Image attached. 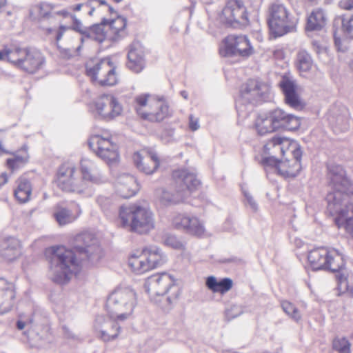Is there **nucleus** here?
Returning a JSON list of instances; mask_svg holds the SVG:
<instances>
[{
	"mask_svg": "<svg viewBox=\"0 0 353 353\" xmlns=\"http://www.w3.org/2000/svg\"><path fill=\"white\" fill-rule=\"evenodd\" d=\"M85 70L95 85L112 86L118 82L115 68L109 58L90 60L85 65Z\"/></svg>",
	"mask_w": 353,
	"mask_h": 353,
	"instance_id": "obj_11",
	"label": "nucleus"
},
{
	"mask_svg": "<svg viewBox=\"0 0 353 353\" xmlns=\"http://www.w3.org/2000/svg\"><path fill=\"white\" fill-rule=\"evenodd\" d=\"M349 113L346 109H344L343 115L336 118V128L341 132H345L349 129Z\"/></svg>",
	"mask_w": 353,
	"mask_h": 353,
	"instance_id": "obj_47",
	"label": "nucleus"
},
{
	"mask_svg": "<svg viewBox=\"0 0 353 353\" xmlns=\"http://www.w3.org/2000/svg\"><path fill=\"white\" fill-rule=\"evenodd\" d=\"M279 85L284 94V96L289 94L296 90L295 83L288 79V77H283L280 81Z\"/></svg>",
	"mask_w": 353,
	"mask_h": 353,
	"instance_id": "obj_49",
	"label": "nucleus"
},
{
	"mask_svg": "<svg viewBox=\"0 0 353 353\" xmlns=\"http://www.w3.org/2000/svg\"><path fill=\"white\" fill-rule=\"evenodd\" d=\"M39 16L41 17L52 18L55 15H61L64 17L70 14L65 10L55 11L54 6L47 2H42L39 4Z\"/></svg>",
	"mask_w": 353,
	"mask_h": 353,
	"instance_id": "obj_41",
	"label": "nucleus"
},
{
	"mask_svg": "<svg viewBox=\"0 0 353 353\" xmlns=\"http://www.w3.org/2000/svg\"><path fill=\"white\" fill-rule=\"evenodd\" d=\"M16 293L14 285L4 278H0V314L11 310L14 305Z\"/></svg>",
	"mask_w": 353,
	"mask_h": 353,
	"instance_id": "obj_26",
	"label": "nucleus"
},
{
	"mask_svg": "<svg viewBox=\"0 0 353 353\" xmlns=\"http://www.w3.org/2000/svg\"><path fill=\"white\" fill-rule=\"evenodd\" d=\"M325 24V14L323 10H314L307 18L306 30L309 31L319 30Z\"/></svg>",
	"mask_w": 353,
	"mask_h": 353,
	"instance_id": "obj_39",
	"label": "nucleus"
},
{
	"mask_svg": "<svg viewBox=\"0 0 353 353\" xmlns=\"http://www.w3.org/2000/svg\"><path fill=\"white\" fill-rule=\"evenodd\" d=\"M328 170L332 191L325 198L327 210L335 216L338 228H344L353 237V194L348 192L349 181L341 166L330 165Z\"/></svg>",
	"mask_w": 353,
	"mask_h": 353,
	"instance_id": "obj_1",
	"label": "nucleus"
},
{
	"mask_svg": "<svg viewBox=\"0 0 353 353\" xmlns=\"http://www.w3.org/2000/svg\"><path fill=\"white\" fill-rule=\"evenodd\" d=\"M0 60L8 61L28 74L36 73L46 64V58L41 51L31 48H4L0 50Z\"/></svg>",
	"mask_w": 353,
	"mask_h": 353,
	"instance_id": "obj_4",
	"label": "nucleus"
},
{
	"mask_svg": "<svg viewBox=\"0 0 353 353\" xmlns=\"http://www.w3.org/2000/svg\"><path fill=\"white\" fill-rule=\"evenodd\" d=\"M95 5H107L106 1L104 0H93L90 1V3H79L74 6H72L70 7V9L74 12H78L81 10V8L86 7L89 8L90 6H92L91 10L88 12V14L90 15H92L94 10V6Z\"/></svg>",
	"mask_w": 353,
	"mask_h": 353,
	"instance_id": "obj_48",
	"label": "nucleus"
},
{
	"mask_svg": "<svg viewBox=\"0 0 353 353\" xmlns=\"http://www.w3.org/2000/svg\"><path fill=\"white\" fill-rule=\"evenodd\" d=\"M81 214V209L79 204L74 203L73 209L70 210L62 204H57L54 207L53 216L59 225H65L76 220Z\"/></svg>",
	"mask_w": 353,
	"mask_h": 353,
	"instance_id": "obj_27",
	"label": "nucleus"
},
{
	"mask_svg": "<svg viewBox=\"0 0 353 353\" xmlns=\"http://www.w3.org/2000/svg\"><path fill=\"white\" fill-rule=\"evenodd\" d=\"M55 183L63 192L90 195L88 183L79 176L75 165L70 162L61 164L57 172Z\"/></svg>",
	"mask_w": 353,
	"mask_h": 353,
	"instance_id": "obj_9",
	"label": "nucleus"
},
{
	"mask_svg": "<svg viewBox=\"0 0 353 353\" xmlns=\"http://www.w3.org/2000/svg\"><path fill=\"white\" fill-rule=\"evenodd\" d=\"M163 243L174 250L183 251L185 249V242L176 235L167 234L163 238Z\"/></svg>",
	"mask_w": 353,
	"mask_h": 353,
	"instance_id": "obj_42",
	"label": "nucleus"
},
{
	"mask_svg": "<svg viewBox=\"0 0 353 353\" xmlns=\"http://www.w3.org/2000/svg\"><path fill=\"white\" fill-rule=\"evenodd\" d=\"M254 52V49L245 35L231 34L225 39L223 56H239L248 57Z\"/></svg>",
	"mask_w": 353,
	"mask_h": 353,
	"instance_id": "obj_19",
	"label": "nucleus"
},
{
	"mask_svg": "<svg viewBox=\"0 0 353 353\" xmlns=\"http://www.w3.org/2000/svg\"><path fill=\"white\" fill-rule=\"evenodd\" d=\"M50 263L49 277L60 285L67 283L72 275L81 271L82 266V259H78L73 250L64 247L52 248Z\"/></svg>",
	"mask_w": 353,
	"mask_h": 353,
	"instance_id": "obj_2",
	"label": "nucleus"
},
{
	"mask_svg": "<svg viewBox=\"0 0 353 353\" xmlns=\"http://www.w3.org/2000/svg\"><path fill=\"white\" fill-rule=\"evenodd\" d=\"M270 85L258 79H249L241 85L240 94L236 100L239 115L246 117L250 111L248 106L265 101L269 99Z\"/></svg>",
	"mask_w": 353,
	"mask_h": 353,
	"instance_id": "obj_5",
	"label": "nucleus"
},
{
	"mask_svg": "<svg viewBox=\"0 0 353 353\" xmlns=\"http://www.w3.org/2000/svg\"><path fill=\"white\" fill-rule=\"evenodd\" d=\"M13 155V158L8 159L6 161L8 168L12 172L23 168L28 162L30 157L27 145H23L20 150L16 151Z\"/></svg>",
	"mask_w": 353,
	"mask_h": 353,
	"instance_id": "obj_35",
	"label": "nucleus"
},
{
	"mask_svg": "<svg viewBox=\"0 0 353 353\" xmlns=\"http://www.w3.org/2000/svg\"><path fill=\"white\" fill-rule=\"evenodd\" d=\"M74 250L77 252L85 255L91 263L97 262L101 257V249L97 239L88 232H83L76 236Z\"/></svg>",
	"mask_w": 353,
	"mask_h": 353,
	"instance_id": "obj_18",
	"label": "nucleus"
},
{
	"mask_svg": "<svg viewBox=\"0 0 353 353\" xmlns=\"http://www.w3.org/2000/svg\"><path fill=\"white\" fill-rule=\"evenodd\" d=\"M296 67L303 76H306L314 67V61L310 54L305 49H300L297 52Z\"/></svg>",
	"mask_w": 353,
	"mask_h": 353,
	"instance_id": "obj_37",
	"label": "nucleus"
},
{
	"mask_svg": "<svg viewBox=\"0 0 353 353\" xmlns=\"http://www.w3.org/2000/svg\"><path fill=\"white\" fill-rule=\"evenodd\" d=\"M144 288L151 299L155 301L156 296H161L174 290V294L168 296V301L171 303L179 296V288L175 285L174 278L169 274L163 272L153 274L146 279L144 283Z\"/></svg>",
	"mask_w": 353,
	"mask_h": 353,
	"instance_id": "obj_14",
	"label": "nucleus"
},
{
	"mask_svg": "<svg viewBox=\"0 0 353 353\" xmlns=\"http://www.w3.org/2000/svg\"><path fill=\"white\" fill-rule=\"evenodd\" d=\"M141 114L143 119L160 122L169 117V105L164 97H161L154 101H150L148 111Z\"/></svg>",
	"mask_w": 353,
	"mask_h": 353,
	"instance_id": "obj_25",
	"label": "nucleus"
},
{
	"mask_svg": "<svg viewBox=\"0 0 353 353\" xmlns=\"http://www.w3.org/2000/svg\"><path fill=\"white\" fill-rule=\"evenodd\" d=\"M70 17L72 19V26H70V30H73L85 37L88 31V27L84 26L81 21L78 19L75 15L70 14Z\"/></svg>",
	"mask_w": 353,
	"mask_h": 353,
	"instance_id": "obj_51",
	"label": "nucleus"
},
{
	"mask_svg": "<svg viewBox=\"0 0 353 353\" xmlns=\"http://www.w3.org/2000/svg\"><path fill=\"white\" fill-rule=\"evenodd\" d=\"M270 112L259 114L254 122V127L259 135H265L276 131Z\"/></svg>",
	"mask_w": 353,
	"mask_h": 353,
	"instance_id": "obj_34",
	"label": "nucleus"
},
{
	"mask_svg": "<svg viewBox=\"0 0 353 353\" xmlns=\"http://www.w3.org/2000/svg\"><path fill=\"white\" fill-rule=\"evenodd\" d=\"M126 24V19L120 16L110 21L107 20V28L111 39L116 41L124 37Z\"/></svg>",
	"mask_w": 353,
	"mask_h": 353,
	"instance_id": "obj_36",
	"label": "nucleus"
},
{
	"mask_svg": "<svg viewBox=\"0 0 353 353\" xmlns=\"http://www.w3.org/2000/svg\"><path fill=\"white\" fill-rule=\"evenodd\" d=\"M90 110L96 118L111 121L121 114L123 108L114 95L103 94L92 101Z\"/></svg>",
	"mask_w": 353,
	"mask_h": 353,
	"instance_id": "obj_16",
	"label": "nucleus"
},
{
	"mask_svg": "<svg viewBox=\"0 0 353 353\" xmlns=\"http://www.w3.org/2000/svg\"><path fill=\"white\" fill-rule=\"evenodd\" d=\"M119 218L123 228L129 227L130 230L137 233H147L154 227L152 212L139 205L121 207Z\"/></svg>",
	"mask_w": 353,
	"mask_h": 353,
	"instance_id": "obj_6",
	"label": "nucleus"
},
{
	"mask_svg": "<svg viewBox=\"0 0 353 353\" xmlns=\"http://www.w3.org/2000/svg\"><path fill=\"white\" fill-rule=\"evenodd\" d=\"M149 96L148 94H142L137 96L134 99L136 111L141 118V113L147 112L150 109V105L148 106L147 104Z\"/></svg>",
	"mask_w": 353,
	"mask_h": 353,
	"instance_id": "obj_44",
	"label": "nucleus"
},
{
	"mask_svg": "<svg viewBox=\"0 0 353 353\" xmlns=\"http://www.w3.org/2000/svg\"><path fill=\"white\" fill-rule=\"evenodd\" d=\"M97 202L99 204V205L101 208V209L104 211L108 210L111 203L110 199L103 196H98L97 199Z\"/></svg>",
	"mask_w": 353,
	"mask_h": 353,
	"instance_id": "obj_56",
	"label": "nucleus"
},
{
	"mask_svg": "<svg viewBox=\"0 0 353 353\" xmlns=\"http://www.w3.org/2000/svg\"><path fill=\"white\" fill-rule=\"evenodd\" d=\"M281 307L284 312L294 321L299 322L301 319L300 311L292 303L288 301L281 302Z\"/></svg>",
	"mask_w": 353,
	"mask_h": 353,
	"instance_id": "obj_43",
	"label": "nucleus"
},
{
	"mask_svg": "<svg viewBox=\"0 0 353 353\" xmlns=\"http://www.w3.org/2000/svg\"><path fill=\"white\" fill-rule=\"evenodd\" d=\"M339 6L343 10H350L353 8V0H341Z\"/></svg>",
	"mask_w": 353,
	"mask_h": 353,
	"instance_id": "obj_58",
	"label": "nucleus"
},
{
	"mask_svg": "<svg viewBox=\"0 0 353 353\" xmlns=\"http://www.w3.org/2000/svg\"><path fill=\"white\" fill-rule=\"evenodd\" d=\"M33 316L32 314H20L19 319L16 323L17 328L19 330H22L26 327L31 325L33 323Z\"/></svg>",
	"mask_w": 353,
	"mask_h": 353,
	"instance_id": "obj_50",
	"label": "nucleus"
},
{
	"mask_svg": "<svg viewBox=\"0 0 353 353\" xmlns=\"http://www.w3.org/2000/svg\"><path fill=\"white\" fill-rule=\"evenodd\" d=\"M350 343L345 338H337L332 342V348L338 353H350Z\"/></svg>",
	"mask_w": 353,
	"mask_h": 353,
	"instance_id": "obj_45",
	"label": "nucleus"
},
{
	"mask_svg": "<svg viewBox=\"0 0 353 353\" xmlns=\"http://www.w3.org/2000/svg\"><path fill=\"white\" fill-rule=\"evenodd\" d=\"M136 303V293L132 288H118L109 295L106 306L109 315L124 321L132 314Z\"/></svg>",
	"mask_w": 353,
	"mask_h": 353,
	"instance_id": "obj_7",
	"label": "nucleus"
},
{
	"mask_svg": "<svg viewBox=\"0 0 353 353\" xmlns=\"http://www.w3.org/2000/svg\"><path fill=\"white\" fill-rule=\"evenodd\" d=\"M0 177L3 179V184L8 181L7 174L6 173H2L0 175Z\"/></svg>",
	"mask_w": 353,
	"mask_h": 353,
	"instance_id": "obj_64",
	"label": "nucleus"
},
{
	"mask_svg": "<svg viewBox=\"0 0 353 353\" xmlns=\"http://www.w3.org/2000/svg\"><path fill=\"white\" fill-rule=\"evenodd\" d=\"M128 66L134 72H140L144 67L143 52L139 43H133L128 54Z\"/></svg>",
	"mask_w": 353,
	"mask_h": 353,
	"instance_id": "obj_30",
	"label": "nucleus"
},
{
	"mask_svg": "<svg viewBox=\"0 0 353 353\" xmlns=\"http://www.w3.org/2000/svg\"><path fill=\"white\" fill-rule=\"evenodd\" d=\"M200 128L199 119L195 117L194 115L190 114L189 116V128L191 131H196Z\"/></svg>",
	"mask_w": 353,
	"mask_h": 353,
	"instance_id": "obj_57",
	"label": "nucleus"
},
{
	"mask_svg": "<svg viewBox=\"0 0 353 353\" xmlns=\"http://www.w3.org/2000/svg\"><path fill=\"white\" fill-rule=\"evenodd\" d=\"M90 149L108 165L117 163L119 160L118 146L111 140L109 132L96 134L90 137L88 141Z\"/></svg>",
	"mask_w": 353,
	"mask_h": 353,
	"instance_id": "obj_13",
	"label": "nucleus"
},
{
	"mask_svg": "<svg viewBox=\"0 0 353 353\" xmlns=\"http://www.w3.org/2000/svg\"><path fill=\"white\" fill-rule=\"evenodd\" d=\"M307 261L311 268L314 270H329L339 272L345 267L343 256L336 249L320 247L310 250Z\"/></svg>",
	"mask_w": 353,
	"mask_h": 353,
	"instance_id": "obj_8",
	"label": "nucleus"
},
{
	"mask_svg": "<svg viewBox=\"0 0 353 353\" xmlns=\"http://www.w3.org/2000/svg\"><path fill=\"white\" fill-rule=\"evenodd\" d=\"M132 158L137 168L145 174H152L160 165V159L157 154L152 150L147 152L145 156L137 152L133 154Z\"/></svg>",
	"mask_w": 353,
	"mask_h": 353,
	"instance_id": "obj_23",
	"label": "nucleus"
},
{
	"mask_svg": "<svg viewBox=\"0 0 353 353\" xmlns=\"http://www.w3.org/2000/svg\"><path fill=\"white\" fill-rule=\"evenodd\" d=\"M17 187L14 191L15 199L21 203H27L30 199L32 185L30 181L25 177H19L16 181Z\"/></svg>",
	"mask_w": 353,
	"mask_h": 353,
	"instance_id": "obj_33",
	"label": "nucleus"
},
{
	"mask_svg": "<svg viewBox=\"0 0 353 353\" xmlns=\"http://www.w3.org/2000/svg\"><path fill=\"white\" fill-rule=\"evenodd\" d=\"M157 203L162 208L177 204L186 199L179 189L176 193L171 190L161 189L157 192Z\"/></svg>",
	"mask_w": 353,
	"mask_h": 353,
	"instance_id": "obj_31",
	"label": "nucleus"
},
{
	"mask_svg": "<svg viewBox=\"0 0 353 353\" xmlns=\"http://www.w3.org/2000/svg\"><path fill=\"white\" fill-rule=\"evenodd\" d=\"M243 194L246 200V204L254 211L256 212L258 210V205L250 193L245 190H243Z\"/></svg>",
	"mask_w": 353,
	"mask_h": 353,
	"instance_id": "obj_54",
	"label": "nucleus"
},
{
	"mask_svg": "<svg viewBox=\"0 0 353 353\" xmlns=\"http://www.w3.org/2000/svg\"><path fill=\"white\" fill-rule=\"evenodd\" d=\"M81 178L85 182L99 184L106 181L105 176L102 174L96 163L88 158H83L80 162Z\"/></svg>",
	"mask_w": 353,
	"mask_h": 353,
	"instance_id": "obj_24",
	"label": "nucleus"
},
{
	"mask_svg": "<svg viewBox=\"0 0 353 353\" xmlns=\"http://www.w3.org/2000/svg\"><path fill=\"white\" fill-rule=\"evenodd\" d=\"M117 318L99 315L96 317L93 329L97 338L103 342H109L116 339L120 332L121 326L117 323Z\"/></svg>",
	"mask_w": 353,
	"mask_h": 353,
	"instance_id": "obj_17",
	"label": "nucleus"
},
{
	"mask_svg": "<svg viewBox=\"0 0 353 353\" xmlns=\"http://www.w3.org/2000/svg\"><path fill=\"white\" fill-rule=\"evenodd\" d=\"M270 112L276 130L282 129L294 131L297 130L301 125L299 117L288 113L281 108L274 109Z\"/></svg>",
	"mask_w": 353,
	"mask_h": 353,
	"instance_id": "obj_22",
	"label": "nucleus"
},
{
	"mask_svg": "<svg viewBox=\"0 0 353 353\" xmlns=\"http://www.w3.org/2000/svg\"><path fill=\"white\" fill-rule=\"evenodd\" d=\"M341 26L343 32L349 37L353 38V16L341 19Z\"/></svg>",
	"mask_w": 353,
	"mask_h": 353,
	"instance_id": "obj_52",
	"label": "nucleus"
},
{
	"mask_svg": "<svg viewBox=\"0 0 353 353\" xmlns=\"http://www.w3.org/2000/svg\"><path fill=\"white\" fill-rule=\"evenodd\" d=\"M107 26V20L103 19L101 23L94 24L88 27L85 38L102 43L105 39L107 34H109Z\"/></svg>",
	"mask_w": 353,
	"mask_h": 353,
	"instance_id": "obj_38",
	"label": "nucleus"
},
{
	"mask_svg": "<svg viewBox=\"0 0 353 353\" xmlns=\"http://www.w3.org/2000/svg\"><path fill=\"white\" fill-rule=\"evenodd\" d=\"M165 261L166 256L161 250L155 245H150L143 248L139 254L131 255L128 264L134 272L139 274L157 268Z\"/></svg>",
	"mask_w": 353,
	"mask_h": 353,
	"instance_id": "obj_10",
	"label": "nucleus"
},
{
	"mask_svg": "<svg viewBox=\"0 0 353 353\" xmlns=\"http://www.w3.org/2000/svg\"><path fill=\"white\" fill-rule=\"evenodd\" d=\"M236 309L235 307H232L231 309H228L226 310V312H225V314H226V316L228 318V319H234L235 317H237L239 316V313H236L235 314H231V312Z\"/></svg>",
	"mask_w": 353,
	"mask_h": 353,
	"instance_id": "obj_59",
	"label": "nucleus"
},
{
	"mask_svg": "<svg viewBox=\"0 0 353 353\" xmlns=\"http://www.w3.org/2000/svg\"><path fill=\"white\" fill-rule=\"evenodd\" d=\"M172 223L174 228L185 230L192 235L200 236L205 232L203 222L194 216L178 214L172 218Z\"/></svg>",
	"mask_w": 353,
	"mask_h": 353,
	"instance_id": "obj_20",
	"label": "nucleus"
},
{
	"mask_svg": "<svg viewBox=\"0 0 353 353\" xmlns=\"http://www.w3.org/2000/svg\"><path fill=\"white\" fill-rule=\"evenodd\" d=\"M139 190L136 179L130 174H120L117 179V193L124 199H128L136 194Z\"/></svg>",
	"mask_w": 353,
	"mask_h": 353,
	"instance_id": "obj_28",
	"label": "nucleus"
},
{
	"mask_svg": "<svg viewBox=\"0 0 353 353\" xmlns=\"http://www.w3.org/2000/svg\"><path fill=\"white\" fill-rule=\"evenodd\" d=\"M216 23L225 27L239 28L248 24L246 8L241 0H229L215 17Z\"/></svg>",
	"mask_w": 353,
	"mask_h": 353,
	"instance_id": "obj_12",
	"label": "nucleus"
},
{
	"mask_svg": "<svg viewBox=\"0 0 353 353\" xmlns=\"http://www.w3.org/2000/svg\"><path fill=\"white\" fill-rule=\"evenodd\" d=\"M180 94L184 99L187 100L188 99V93L187 91L181 90Z\"/></svg>",
	"mask_w": 353,
	"mask_h": 353,
	"instance_id": "obj_62",
	"label": "nucleus"
},
{
	"mask_svg": "<svg viewBox=\"0 0 353 353\" xmlns=\"http://www.w3.org/2000/svg\"><path fill=\"white\" fill-rule=\"evenodd\" d=\"M334 39L336 46H339V44L341 43V40H340V38L336 36V32H334Z\"/></svg>",
	"mask_w": 353,
	"mask_h": 353,
	"instance_id": "obj_63",
	"label": "nucleus"
},
{
	"mask_svg": "<svg viewBox=\"0 0 353 353\" xmlns=\"http://www.w3.org/2000/svg\"><path fill=\"white\" fill-rule=\"evenodd\" d=\"M274 149L273 153L280 152L282 156L290 153L293 159L291 160H282L278 164V173L285 178H294L296 176L301 169V159L302 152L299 144L295 141H290L285 137H274L264 145L265 152Z\"/></svg>",
	"mask_w": 353,
	"mask_h": 353,
	"instance_id": "obj_3",
	"label": "nucleus"
},
{
	"mask_svg": "<svg viewBox=\"0 0 353 353\" xmlns=\"http://www.w3.org/2000/svg\"><path fill=\"white\" fill-rule=\"evenodd\" d=\"M338 280V290L339 295L345 294L350 297H353V284L350 285L347 281V276L343 270L338 272L336 275Z\"/></svg>",
	"mask_w": 353,
	"mask_h": 353,
	"instance_id": "obj_40",
	"label": "nucleus"
},
{
	"mask_svg": "<svg viewBox=\"0 0 353 353\" xmlns=\"http://www.w3.org/2000/svg\"><path fill=\"white\" fill-rule=\"evenodd\" d=\"M312 46L316 53L319 54L321 52L322 48L316 41H312Z\"/></svg>",
	"mask_w": 353,
	"mask_h": 353,
	"instance_id": "obj_61",
	"label": "nucleus"
},
{
	"mask_svg": "<svg viewBox=\"0 0 353 353\" xmlns=\"http://www.w3.org/2000/svg\"><path fill=\"white\" fill-rule=\"evenodd\" d=\"M205 285L213 293L224 294L232 289L233 281L228 277L217 280L214 276H209L206 278Z\"/></svg>",
	"mask_w": 353,
	"mask_h": 353,
	"instance_id": "obj_32",
	"label": "nucleus"
},
{
	"mask_svg": "<svg viewBox=\"0 0 353 353\" xmlns=\"http://www.w3.org/2000/svg\"><path fill=\"white\" fill-rule=\"evenodd\" d=\"M282 160L279 161L277 158L274 156H271L269 157H265L263 159L262 163L265 166H271L278 172V164H280V162Z\"/></svg>",
	"mask_w": 353,
	"mask_h": 353,
	"instance_id": "obj_55",
	"label": "nucleus"
},
{
	"mask_svg": "<svg viewBox=\"0 0 353 353\" xmlns=\"http://www.w3.org/2000/svg\"><path fill=\"white\" fill-rule=\"evenodd\" d=\"M294 243L296 247L301 248L303 245L304 242L301 239L295 238L294 240Z\"/></svg>",
	"mask_w": 353,
	"mask_h": 353,
	"instance_id": "obj_60",
	"label": "nucleus"
},
{
	"mask_svg": "<svg viewBox=\"0 0 353 353\" xmlns=\"http://www.w3.org/2000/svg\"><path fill=\"white\" fill-rule=\"evenodd\" d=\"M70 30V27L68 26L64 25H60L59 28L57 30H54L52 28H49L46 29L47 33L49 34H54V38L56 40V42L58 43L62 38L64 33Z\"/></svg>",
	"mask_w": 353,
	"mask_h": 353,
	"instance_id": "obj_53",
	"label": "nucleus"
},
{
	"mask_svg": "<svg viewBox=\"0 0 353 353\" xmlns=\"http://www.w3.org/2000/svg\"><path fill=\"white\" fill-rule=\"evenodd\" d=\"M268 23L274 37H281L292 32L295 26L288 9L279 3H274L269 8Z\"/></svg>",
	"mask_w": 353,
	"mask_h": 353,
	"instance_id": "obj_15",
	"label": "nucleus"
},
{
	"mask_svg": "<svg viewBox=\"0 0 353 353\" xmlns=\"http://www.w3.org/2000/svg\"><path fill=\"white\" fill-rule=\"evenodd\" d=\"M172 178L176 184L179 186V190L185 198L190 192L196 190L201 184L196 175L186 169L174 170Z\"/></svg>",
	"mask_w": 353,
	"mask_h": 353,
	"instance_id": "obj_21",
	"label": "nucleus"
},
{
	"mask_svg": "<svg viewBox=\"0 0 353 353\" xmlns=\"http://www.w3.org/2000/svg\"><path fill=\"white\" fill-rule=\"evenodd\" d=\"M21 242L15 237L8 236L0 242V255L5 260L12 261L21 253Z\"/></svg>",
	"mask_w": 353,
	"mask_h": 353,
	"instance_id": "obj_29",
	"label": "nucleus"
},
{
	"mask_svg": "<svg viewBox=\"0 0 353 353\" xmlns=\"http://www.w3.org/2000/svg\"><path fill=\"white\" fill-rule=\"evenodd\" d=\"M285 101L287 105L295 110L301 109L303 107L301 101L296 92V90L285 95Z\"/></svg>",
	"mask_w": 353,
	"mask_h": 353,
	"instance_id": "obj_46",
	"label": "nucleus"
}]
</instances>
